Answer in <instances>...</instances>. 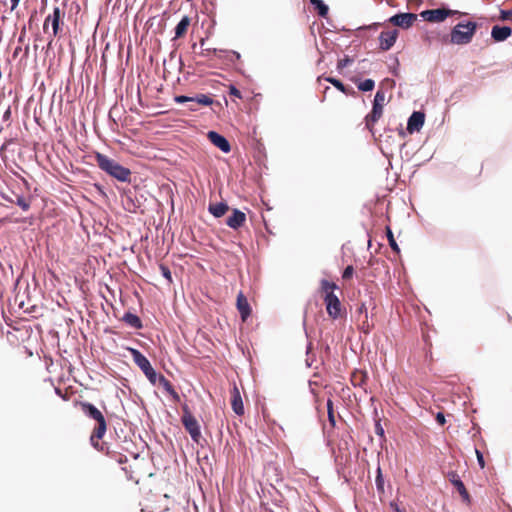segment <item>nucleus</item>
Instances as JSON below:
<instances>
[{
  "label": "nucleus",
  "mask_w": 512,
  "mask_h": 512,
  "mask_svg": "<svg viewBox=\"0 0 512 512\" xmlns=\"http://www.w3.org/2000/svg\"><path fill=\"white\" fill-rule=\"evenodd\" d=\"M477 23L468 21L467 23H458L451 30L450 36L447 35L441 36L439 33L432 32L430 35L425 37V42L427 45H431L433 40L441 37V41L445 44H456V45H466L469 44L477 30Z\"/></svg>",
  "instance_id": "nucleus-1"
},
{
  "label": "nucleus",
  "mask_w": 512,
  "mask_h": 512,
  "mask_svg": "<svg viewBox=\"0 0 512 512\" xmlns=\"http://www.w3.org/2000/svg\"><path fill=\"white\" fill-rule=\"evenodd\" d=\"M338 286L334 282L322 279L320 282V291L323 295L327 314L332 319H338L342 315V304L334 291Z\"/></svg>",
  "instance_id": "nucleus-2"
},
{
  "label": "nucleus",
  "mask_w": 512,
  "mask_h": 512,
  "mask_svg": "<svg viewBox=\"0 0 512 512\" xmlns=\"http://www.w3.org/2000/svg\"><path fill=\"white\" fill-rule=\"evenodd\" d=\"M95 160L98 167L121 182H130V169L120 165L115 160L101 153H96Z\"/></svg>",
  "instance_id": "nucleus-3"
},
{
  "label": "nucleus",
  "mask_w": 512,
  "mask_h": 512,
  "mask_svg": "<svg viewBox=\"0 0 512 512\" xmlns=\"http://www.w3.org/2000/svg\"><path fill=\"white\" fill-rule=\"evenodd\" d=\"M386 96L383 90H378L375 94L372 110L368 113L365 118V127L371 133L375 135V124L383 115V108L385 104Z\"/></svg>",
  "instance_id": "nucleus-4"
},
{
  "label": "nucleus",
  "mask_w": 512,
  "mask_h": 512,
  "mask_svg": "<svg viewBox=\"0 0 512 512\" xmlns=\"http://www.w3.org/2000/svg\"><path fill=\"white\" fill-rule=\"evenodd\" d=\"M80 407L86 416L97 422V426L94 428V436L103 438L107 430V424L102 412L89 402H80Z\"/></svg>",
  "instance_id": "nucleus-5"
},
{
  "label": "nucleus",
  "mask_w": 512,
  "mask_h": 512,
  "mask_svg": "<svg viewBox=\"0 0 512 512\" xmlns=\"http://www.w3.org/2000/svg\"><path fill=\"white\" fill-rule=\"evenodd\" d=\"M134 363L142 370L148 380L155 385L157 383V373L152 367L150 361L139 350L129 348Z\"/></svg>",
  "instance_id": "nucleus-6"
},
{
  "label": "nucleus",
  "mask_w": 512,
  "mask_h": 512,
  "mask_svg": "<svg viewBox=\"0 0 512 512\" xmlns=\"http://www.w3.org/2000/svg\"><path fill=\"white\" fill-rule=\"evenodd\" d=\"M181 421L187 432L190 434L192 440L199 443L201 438L200 427L197 419L190 413L187 407L183 408Z\"/></svg>",
  "instance_id": "nucleus-7"
},
{
  "label": "nucleus",
  "mask_w": 512,
  "mask_h": 512,
  "mask_svg": "<svg viewBox=\"0 0 512 512\" xmlns=\"http://www.w3.org/2000/svg\"><path fill=\"white\" fill-rule=\"evenodd\" d=\"M455 14L463 15V13L456 11V10H450L446 8H437V9H431V10H424L420 13V16L428 22H442L447 17L453 16Z\"/></svg>",
  "instance_id": "nucleus-8"
},
{
  "label": "nucleus",
  "mask_w": 512,
  "mask_h": 512,
  "mask_svg": "<svg viewBox=\"0 0 512 512\" xmlns=\"http://www.w3.org/2000/svg\"><path fill=\"white\" fill-rule=\"evenodd\" d=\"M65 15V11L60 9L59 7H54L52 14H49L43 24L44 31L47 30L48 23L52 25V35L53 37L58 36L61 31L60 25L63 24V18Z\"/></svg>",
  "instance_id": "nucleus-9"
},
{
  "label": "nucleus",
  "mask_w": 512,
  "mask_h": 512,
  "mask_svg": "<svg viewBox=\"0 0 512 512\" xmlns=\"http://www.w3.org/2000/svg\"><path fill=\"white\" fill-rule=\"evenodd\" d=\"M417 20V14L414 13H399L392 16L389 22L394 26H398L403 29L410 28Z\"/></svg>",
  "instance_id": "nucleus-10"
},
{
  "label": "nucleus",
  "mask_w": 512,
  "mask_h": 512,
  "mask_svg": "<svg viewBox=\"0 0 512 512\" xmlns=\"http://www.w3.org/2000/svg\"><path fill=\"white\" fill-rule=\"evenodd\" d=\"M448 479L449 481L454 485V487L459 492L460 496L462 497L463 502H465L467 505L471 503L470 495L464 485V483L461 481L459 475L452 471L448 473Z\"/></svg>",
  "instance_id": "nucleus-11"
},
{
  "label": "nucleus",
  "mask_w": 512,
  "mask_h": 512,
  "mask_svg": "<svg viewBox=\"0 0 512 512\" xmlns=\"http://www.w3.org/2000/svg\"><path fill=\"white\" fill-rule=\"evenodd\" d=\"M398 34L397 29L381 32L379 36L380 49L388 51L395 44Z\"/></svg>",
  "instance_id": "nucleus-12"
},
{
  "label": "nucleus",
  "mask_w": 512,
  "mask_h": 512,
  "mask_svg": "<svg viewBox=\"0 0 512 512\" xmlns=\"http://www.w3.org/2000/svg\"><path fill=\"white\" fill-rule=\"evenodd\" d=\"M246 223V214L239 209H232V214L226 219V225L231 229L238 230Z\"/></svg>",
  "instance_id": "nucleus-13"
},
{
  "label": "nucleus",
  "mask_w": 512,
  "mask_h": 512,
  "mask_svg": "<svg viewBox=\"0 0 512 512\" xmlns=\"http://www.w3.org/2000/svg\"><path fill=\"white\" fill-rule=\"evenodd\" d=\"M177 103H185V102H194L198 105L202 106H210L213 104V99L205 94H198L195 97H188L184 95H179L174 98Z\"/></svg>",
  "instance_id": "nucleus-14"
},
{
  "label": "nucleus",
  "mask_w": 512,
  "mask_h": 512,
  "mask_svg": "<svg viewBox=\"0 0 512 512\" xmlns=\"http://www.w3.org/2000/svg\"><path fill=\"white\" fill-rule=\"evenodd\" d=\"M425 114L420 111H415L408 119L407 123V131L412 134L414 132L420 131L422 126L424 125Z\"/></svg>",
  "instance_id": "nucleus-15"
},
{
  "label": "nucleus",
  "mask_w": 512,
  "mask_h": 512,
  "mask_svg": "<svg viewBox=\"0 0 512 512\" xmlns=\"http://www.w3.org/2000/svg\"><path fill=\"white\" fill-rule=\"evenodd\" d=\"M208 139L211 141V143L219 148L224 153H229L231 150V146L228 142V140L220 135L219 133L215 131H209L207 134Z\"/></svg>",
  "instance_id": "nucleus-16"
},
{
  "label": "nucleus",
  "mask_w": 512,
  "mask_h": 512,
  "mask_svg": "<svg viewBox=\"0 0 512 512\" xmlns=\"http://www.w3.org/2000/svg\"><path fill=\"white\" fill-rule=\"evenodd\" d=\"M236 307L240 313L242 321L245 322L251 315V307L242 291H240L237 295Z\"/></svg>",
  "instance_id": "nucleus-17"
},
{
  "label": "nucleus",
  "mask_w": 512,
  "mask_h": 512,
  "mask_svg": "<svg viewBox=\"0 0 512 512\" xmlns=\"http://www.w3.org/2000/svg\"><path fill=\"white\" fill-rule=\"evenodd\" d=\"M231 407L235 414L242 416L244 414V405L240 391L236 384L231 390Z\"/></svg>",
  "instance_id": "nucleus-18"
},
{
  "label": "nucleus",
  "mask_w": 512,
  "mask_h": 512,
  "mask_svg": "<svg viewBox=\"0 0 512 512\" xmlns=\"http://www.w3.org/2000/svg\"><path fill=\"white\" fill-rule=\"evenodd\" d=\"M512 34V30L508 26H493L491 31V37L496 42L505 41Z\"/></svg>",
  "instance_id": "nucleus-19"
},
{
  "label": "nucleus",
  "mask_w": 512,
  "mask_h": 512,
  "mask_svg": "<svg viewBox=\"0 0 512 512\" xmlns=\"http://www.w3.org/2000/svg\"><path fill=\"white\" fill-rule=\"evenodd\" d=\"M157 382L163 387V389L172 396L173 400L175 402L180 401L179 394L175 391L173 385L171 382L164 376V375H158L157 376Z\"/></svg>",
  "instance_id": "nucleus-20"
},
{
  "label": "nucleus",
  "mask_w": 512,
  "mask_h": 512,
  "mask_svg": "<svg viewBox=\"0 0 512 512\" xmlns=\"http://www.w3.org/2000/svg\"><path fill=\"white\" fill-rule=\"evenodd\" d=\"M190 24L191 18L189 16H184L175 27V36L173 39L183 38L187 34Z\"/></svg>",
  "instance_id": "nucleus-21"
},
{
  "label": "nucleus",
  "mask_w": 512,
  "mask_h": 512,
  "mask_svg": "<svg viewBox=\"0 0 512 512\" xmlns=\"http://www.w3.org/2000/svg\"><path fill=\"white\" fill-rule=\"evenodd\" d=\"M208 210L214 217L220 218L224 216L230 210V208L227 203L219 202L210 204Z\"/></svg>",
  "instance_id": "nucleus-22"
},
{
  "label": "nucleus",
  "mask_w": 512,
  "mask_h": 512,
  "mask_svg": "<svg viewBox=\"0 0 512 512\" xmlns=\"http://www.w3.org/2000/svg\"><path fill=\"white\" fill-rule=\"evenodd\" d=\"M122 321L134 329H141L143 327L141 319L131 312L125 313Z\"/></svg>",
  "instance_id": "nucleus-23"
},
{
  "label": "nucleus",
  "mask_w": 512,
  "mask_h": 512,
  "mask_svg": "<svg viewBox=\"0 0 512 512\" xmlns=\"http://www.w3.org/2000/svg\"><path fill=\"white\" fill-rule=\"evenodd\" d=\"M3 198L8 200L11 203L17 204L24 211L29 210L30 205H31L30 199L24 197L23 195L15 194V199L7 198L5 196H3Z\"/></svg>",
  "instance_id": "nucleus-24"
},
{
  "label": "nucleus",
  "mask_w": 512,
  "mask_h": 512,
  "mask_svg": "<svg viewBox=\"0 0 512 512\" xmlns=\"http://www.w3.org/2000/svg\"><path fill=\"white\" fill-rule=\"evenodd\" d=\"M325 80L331 83L335 88L346 95H354L355 91L351 87H346L340 80L332 77H327Z\"/></svg>",
  "instance_id": "nucleus-25"
},
{
  "label": "nucleus",
  "mask_w": 512,
  "mask_h": 512,
  "mask_svg": "<svg viewBox=\"0 0 512 512\" xmlns=\"http://www.w3.org/2000/svg\"><path fill=\"white\" fill-rule=\"evenodd\" d=\"M310 2L317 9L319 16L326 17L328 15L329 8L322 0H310Z\"/></svg>",
  "instance_id": "nucleus-26"
},
{
  "label": "nucleus",
  "mask_w": 512,
  "mask_h": 512,
  "mask_svg": "<svg viewBox=\"0 0 512 512\" xmlns=\"http://www.w3.org/2000/svg\"><path fill=\"white\" fill-rule=\"evenodd\" d=\"M367 376L364 372L353 373L351 381L354 386H362L366 382Z\"/></svg>",
  "instance_id": "nucleus-27"
},
{
  "label": "nucleus",
  "mask_w": 512,
  "mask_h": 512,
  "mask_svg": "<svg viewBox=\"0 0 512 512\" xmlns=\"http://www.w3.org/2000/svg\"><path fill=\"white\" fill-rule=\"evenodd\" d=\"M386 235H387L388 242H389L391 249L394 252L399 253L400 252L399 246H398V244L394 238L393 232L389 226L386 227Z\"/></svg>",
  "instance_id": "nucleus-28"
},
{
  "label": "nucleus",
  "mask_w": 512,
  "mask_h": 512,
  "mask_svg": "<svg viewBox=\"0 0 512 512\" xmlns=\"http://www.w3.org/2000/svg\"><path fill=\"white\" fill-rule=\"evenodd\" d=\"M327 413H328L329 423L331 424L332 427H334L336 424V419H335V413H334V408H333V402L331 399H328V401H327Z\"/></svg>",
  "instance_id": "nucleus-29"
},
{
  "label": "nucleus",
  "mask_w": 512,
  "mask_h": 512,
  "mask_svg": "<svg viewBox=\"0 0 512 512\" xmlns=\"http://www.w3.org/2000/svg\"><path fill=\"white\" fill-rule=\"evenodd\" d=\"M375 82L372 79H366L358 84V89L364 92L373 90Z\"/></svg>",
  "instance_id": "nucleus-30"
},
{
  "label": "nucleus",
  "mask_w": 512,
  "mask_h": 512,
  "mask_svg": "<svg viewBox=\"0 0 512 512\" xmlns=\"http://www.w3.org/2000/svg\"><path fill=\"white\" fill-rule=\"evenodd\" d=\"M378 491L384 492V479L380 467L377 469V476L375 479Z\"/></svg>",
  "instance_id": "nucleus-31"
},
{
  "label": "nucleus",
  "mask_w": 512,
  "mask_h": 512,
  "mask_svg": "<svg viewBox=\"0 0 512 512\" xmlns=\"http://www.w3.org/2000/svg\"><path fill=\"white\" fill-rule=\"evenodd\" d=\"M100 439L101 438H98V437L94 436V431H93L92 434H91V437H90V442H91L92 446L95 449L103 452L104 451V444H100V442H99Z\"/></svg>",
  "instance_id": "nucleus-32"
},
{
  "label": "nucleus",
  "mask_w": 512,
  "mask_h": 512,
  "mask_svg": "<svg viewBox=\"0 0 512 512\" xmlns=\"http://www.w3.org/2000/svg\"><path fill=\"white\" fill-rule=\"evenodd\" d=\"M159 269L161 271V274L169 281L172 282V275L170 269L166 266L161 264L159 266Z\"/></svg>",
  "instance_id": "nucleus-33"
},
{
  "label": "nucleus",
  "mask_w": 512,
  "mask_h": 512,
  "mask_svg": "<svg viewBox=\"0 0 512 512\" xmlns=\"http://www.w3.org/2000/svg\"><path fill=\"white\" fill-rule=\"evenodd\" d=\"M353 273H354V268H353V266L349 265L344 269L342 278L344 280L350 279L353 276Z\"/></svg>",
  "instance_id": "nucleus-34"
},
{
  "label": "nucleus",
  "mask_w": 512,
  "mask_h": 512,
  "mask_svg": "<svg viewBox=\"0 0 512 512\" xmlns=\"http://www.w3.org/2000/svg\"><path fill=\"white\" fill-rule=\"evenodd\" d=\"M499 18L502 21L512 19V11L511 10H501Z\"/></svg>",
  "instance_id": "nucleus-35"
},
{
  "label": "nucleus",
  "mask_w": 512,
  "mask_h": 512,
  "mask_svg": "<svg viewBox=\"0 0 512 512\" xmlns=\"http://www.w3.org/2000/svg\"><path fill=\"white\" fill-rule=\"evenodd\" d=\"M357 312L359 314V317L363 315L364 318H368L367 307L365 303L360 304V306L357 308Z\"/></svg>",
  "instance_id": "nucleus-36"
},
{
  "label": "nucleus",
  "mask_w": 512,
  "mask_h": 512,
  "mask_svg": "<svg viewBox=\"0 0 512 512\" xmlns=\"http://www.w3.org/2000/svg\"><path fill=\"white\" fill-rule=\"evenodd\" d=\"M375 433L379 435L381 438H384V429L380 423V421H376L375 423Z\"/></svg>",
  "instance_id": "nucleus-37"
},
{
  "label": "nucleus",
  "mask_w": 512,
  "mask_h": 512,
  "mask_svg": "<svg viewBox=\"0 0 512 512\" xmlns=\"http://www.w3.org/2000/svg\"><path fill=\"white\" fill-rule=\"evenodd\" d=\"M350 62H351V59H350V58H348V57H345V58H343V59H340V60L338 61V64H337V68L341 70V69H343L344 67H346Z\"/></svg>",
  "instance_id": "nucleus-38"
},
{
  "label": "nucleus",
  "mask_w": 512,
  "mask_h": 512,
  "mask_svg": "<svg viewBox=\"0 0 512 512\" xmlns=\"http://www.w3.org/2000/svg\"><path fill=\"white\" fill-rule=\"evenodd\" d=\"M229 94L239 99L242 98L241 92L233 85L229 88Z\"/></svg>",
  "instance_id": "nucleus-39"
},
{
  "label": "nucleus",
  "mask_w": 512,
  "mask_h": 512,
  "mask_svg": "<svg viewBox=\"0 0 512 512\" xmlns=\"http://www.w3.org/2000/svg\"><path fill=\"white\" fill-rule=\"evenodd\" d=\"M372 326L369 324L367 318H364V320L362 321V325H361V329L364 333H369L370 330H371Z\"/></svg>",
  "instance_id": "nucleus-40"
},
{
  "label": "nucleus",
  "mask_w": 512,
  "mask_h": 512,
  "mask_svg": "<svg viewBox=\"0 0 512 512\" xmlns=\"http://www.w3.org/2000/svg\"><path fill=\"white\" fill-rule=\"evenodd\" d=\"M476 456H477V460H478V463L480 465L481 468H484L485 467V461H484V457H483V454L476 449Z\"/></svg>",
  "instance_id": "nucleus-41"
},
{
  "label": "nucleus",
  "mask_w": 512,
  "mask_h": 512,
  "mask_svg": "<svg viewBox=\"0 0 512 512\" xmlns=\"http://www.w3.org/2000/svg\"><path fill=\"white\" fill-rule=\"evenodd\" d=\"M436 421L438 422V424L444 425L445 422H446L444 414L443 413H438L436 415Z\"/></svg>",
  "instance_id": "nucleus-42"
},
{
  "label": "nucleus",
  "mask_w": 512,
  "mask_h": 512,
  "mask_svg": "<svg viewBox=\"0 0 512 512\" xmlns=\"http://www.w3.org/2000/svg\"><path fill=\"white\" fill-rule=\"evenodd\" d=\"M11 117V109L10 107L7 108V110L4 112L3 120L8 121Z\"/></svg>",
  "instance_id": "nucleus-43"
},
{
  "label": "nucleus",
  "mask_w": 512,
  "mask_h": 512,
  "mask_svg": "<svg viewBox=\"0 0 512 512\" xmlns=\"http://www.w3.org/2000/svg\"><path fill=\"white\" fill-rule=\"evenodd\" d=\"M394 508V512H406L404 509H401L397 504H391Z\"/></svg>",
  "instance_id": "nucleus-44"
},
{
  "label": "nucleus",
  "mask_w": 512,
  "mask_h": 512,
  "mask_svg": "<svg viewBox=\"0 0 512 512\" xmlns=\"http://www.w3.org/2000/svg\"><path fill=\"white\" fill-rule=\"evenodd\" d=\"M20 0H11V10H14L18 4H19Z\"/></svg>",
  "instance_id": "nucleus-45"
},
{
  "label": "nucleus",
  "mask_w": 512,
  "mask_h": 512,
  "mask_svg": "<svg viewBox=\"0 0 512 512\" xmlns=\"http://www.w3.org/2000/svg\"><path fill=\"white\" fill-rule=\"evenodd\" d=\"M20 50H21V47H17V48L15 49V53L19 52Z\"/></svg>",
  "instance_id": "nucleus-46"
},
{
  "label": "nucleus",
  "mask_w": 512,
  "mask_h": 512,
  "mask_svg": "<svg viewBox=\"0 0 512 512\" xmlns=\"http://www.w3.org/2000/svg\"><path fill=\"white\" fill-rule=\"evenodd\" d=\"M400 135H401L402 137H404V136H405V133H404V131H403V130H401V131H400Z\"/></svg>",
  "instance_id": "nucleus-47"
},
{
  "label": "nucleus",
  "mask_w": 512,
  "mask_h": 512,
  "mask_svg": "<svg viewBox=\"0 0 512 512\" xmlns=\"http://www.w3.org/2000/svg\"><path fill=\"white\" fill-rule=\"evenodd\" d=\"M190 109H191L192 111H195V110H196V108H195L194 106H192Z\"/></svg>",
  "instance_id": "nucleus-48"
}]
</instances>
